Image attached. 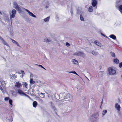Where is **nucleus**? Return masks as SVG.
Instances as JSON below:
<instances>
[{
    "label": "nucleus",
    "mask_w": 122,
    "mask_h": 122,
    "mask_svg": "<svg viewBox=\"0 0 122 122\" xmlns=\"http://www.w3.org/2000/svg\"><path fill=\"white\" fill-rule=\"evenodd\" d=\"M113 62L114 63L116 64H118L119 63V60L117 58H115L113 60Z\"/></svg>",
    "instance_id": "20"
},
{
    "label": "nucleus",
    "mask_w": 122,
    "mask_h": 122,
    "mask_svg": "<svg viewBox=\"0 0 122 122\" xmlns=\"http://www.w3.org/2000/svg\"><path fill=\"white\" fill-rule=\"evenodd\" d=\"M75 55L78 56H82L84 57L85 56V54L82 52H78L75 54Z\"/></svg>",
    "instance_id": "11"
},
{
    "label": "nucleus",
    "mask_w": 122,
    "mask_h": 122,
    "mask_svg": "<svg viewBox=\"0 0 122 122\" xmlns=\"http://www.w3.org/2000/svg\"><path fill=\"white\" fill-rule=\"evenodd\" d=\"M119 9L120 12H121L122 14V5L120 6L119 8Z\"/></svg>",
    "instance_id": "30"
},
{
    "label": "nucleus",
    "mask_w": 122,
    "mask_h": 122,
    "mask_svg": "<svg viewBox=\"0 0 122 122\" xmlns=\"http://www.w3.org/2000/svg\"><path fill=\"white\" fill-rule=\"evenodd\" d=\"M6 85V84H0V89L3 92V88H4V87Z\"/></svg>",
    "instance_id": "18"
},
{
    "label": "nucleus",
    "mask_w": 122,
    "mask_h": 122,
    "mask_svg": "<svg viewBox=\"0 0 122 122\" xmlns=\"http://www.w3.org/2000/svg\"><path fill=\"white\" fill-rule=\"evenodd\" d=\"M97 0H92V5L93 7H95L97 4Z\"/></svg>",
    "instance_id": "12"
},
{
    "label": "nucleus",
    "mask_w": 122,
    "mask_h": 122,
    "mask_svg": "<svg viewBox=\"0 0 122 122\" xmlns=\"http://www.w3.org/2000/svg\"><path fill=\"white\" fill-rule=\"evenodd\" d=\"M51 108L52 109H53L54 110V111L56 112V108L55 107V106L51 107Z\"/></svg>",
    "instance_id": "35"
},
{
    "label": "nucleus",
    "mask_w": 122,
    "mask_h": 122,
    "mask_svg": "<svg viewBox=\"0 0 122 122\" xmlns=\"http://www.w3.org/2000/svg\"><path fill=\"white\" fill-rule=\"evenodd\" d=\"M37 105V103L36 101H34L33 102V106L35 107H36Z\"/></svg>",
    "instance_id": "23"
},
{
    "label": "nucleus",
    "mask_w": 122,
    "mask_h": 122,
    "mask_svg": "<svg viewBox=\"0 0 122 122\" xmlns=\"http://www.w3.org/2000/svg\"><path fill=\"white\" fill-rule=\"evenodd\" d=\"M30 83L33 84L35 83V81H33V79L32 78H30Z\"/></svg>",
    "instance_id": "26"
},
{
    "label": "nucleus",
    "mask_w": 122,
    "mask_h": 122,
    "mask_svg": "<svg viewBox=\"0 0 122 122\" xmlns=\"http://www.w3.org/2000/svg\"><path fill=\"white\" fill-rule=\"evenodd\" d=\"M20 74H22V76H23L25 75V73L23 71L21 70L20 71Z\"/></svg>",
    "instance_id": "31"
},
{
    "label": "nucleus",
    "mask_w": 122,
    "mask_h": 122,
    "mask_svg": "<svg viewBox=\"0 0 122 122\" xmlns=\"http://www.w3.org/2000/svg\"><path fill=\"white\" fill-rule=\"evenodd\" d=\"M0 39L3 43L5 45H6L7 47L8 48L9 47V46L7 44V43L3 39V38L0 36Z\"/></svg>",
    "instance_id": "16"
},
{
    "label": "nucleus",
    "mask_w": 122,
    "mask_h": 122,
    "mask_svg": "<svg viewBox=\"0 0 122 122\" xmlns=\"http://www.w3.org/2000/svg\"><path fill=\"white\" fill-rule=\"evenodd\" d=\"M116 109L118 112L120 110L121 107L120 105L118 103H116L115 105Z\"/></svg>",
    "instance_id": "8"
},
{
    "label": "nucleus",
    "mask_w": 122,
    "mask_h": 122,
    "mask_svg": "<svg viewBox=\"0 0 122 122\" xmlns=\"http://www.w3.org/2000/svg\"><path fill=\"white\" fill-rule=\"evenodd\" d=\"M50 18V17L48 16L47 17L44 19L43 20L45 22L47 23L48 22Z\"/></svg>",
    "instance_id": "14"
},
{
    "label": "nucleus",
    "mask_w": 122,
    "mask_h": 122,
    "mask_svg": "<svg viewBox=\"0 0 122 122\" xmlns=\"http://www.w3.org/2000/svg\"><path fill=\"white\" fill-rule=\"evenodd\" d=\"M12 101L11 99L9 100V103L11 106L12 105Z\"/></svg>",
    "instance_id": "34"
},
{
    "label": "nucleus",
    "mask_w": 122,
    "mask_h": 122,
    "mask_svg": "<svg viewBox=\"0 0 122 122\" xmlns=\"http://www.w3.org/2000/svg\"><path fill=\"white\" fill-rule=\"evenodd\" d=\"M101 35H102L103 36H104V37H106L107 38H109L108 37H107V36H105L104 34H102V33H101Z\"/></svg>",
    "instance_id": "42"
},
{
    "label": "nucleus",
    "mask_w": 122,
    "mask_h": 122,
    "mask_svg": "<svg viewBox=\"0 0 122 122\" xmlns=\"http://www.w3.org/2000/svg\"><path fill=\"white\" fill-rule=\"evenodd\" d=\"M12 42L13 43H14L15 44L16 42L15 41V40H12Z\"/></svg>",
    "instance_id": "43"
},
{
    "label": "nucleus",
    "mask_w": 122,
    "mask_h": 122,
    "mask_svg": "<svg viewBox=\"0 0 122 122\" xmlns=\"http://www.w3.org/2000/svg\"><path fill=\"white\" fill-rule=\"evenodd\" d=\"M122 66V62L120 63L119 65V67L121 68V67Z\"/></svg>",
    "instance_id": "41"
},
{
    "label": "nucleus",
    "mask_w": 122,
    "mask_h": 122,
    "mask_svg": "<svg viewBox=\"0 0 122 122\" xmlns=\"http://www.w3.org/2000/svg\"><path fill=\"white\" fill-rule=\"evenodd\" d=\"M72 61L75 64H78V62L75 59H73L72 60Z\"/></svg>",
    "instance_id": "21"
},
{
    "label": "nucleus",
    "mask_w": 122,
    "mask_h": 122,
    "mask_svg": "<svg viewBox=\"0 0 122 122\" xmlns=\"http://www.w3.org/2000/svg\"><path fill=\"white\" fill-rule=\"evenodd\" d=\"M18 93L21 96H28L26 94L24 93L23 91L20 89L18 90Z\"/></svg>",
    "instance_id": "7"
},
{
    "label": "nucleus",
    "mask_w": 122,
    "mask_h": 122,
    "mask_svg": "<svg viewBox=\"0 0 122 122\" xmlns=\"http://www.w3.org/2000/svg\"><path fill=\"white\" fill-rule=\"evenodd\" d=\"M98 116L99 115L97 114H94L90 117L89 119L91 122H96L97 120Z\"/></svg>",
    "instance_id": "2"
},
{
    "label": "nucleus",
    "mask_w": 122,
    "mask_h": 122,
    "mask_svg": "<svg viewBox=\"0 0 122 122\" xmlns=\"http://www.w3.org/2000/svg\"><path fill=\"white\" fill-rule=\"evenodd\" d=\"M41 94H42V95H44V93H42V92H41Z\"/></svg>",
    "instance_id": "45"
},
{
    "label": "nucleus",
    "mask_w": 122,
    "mask_h": 122,
    "mask_svg": "<svg viewBox=\"0 0 122 122\" xmlns=\"http://www.w3.org/2000/svg\"><path fill=\"white\" fill-rule=\"evenodd\" d=\"M21 83L19 81H17L15 83V84H21Z\"/></svg>",
    "instance_id": "40"
},
{
    "label": "nucleus",
    "mask_w": 122,
    "mask_h": 122,
    "mask_svg": "<svg viewBox=\"0 0 122 122\" xmlns=\"http://www.w3.org/2000/svg\"><path fill=\"white\" fill-rule=\"evenodd\" d=\"M9 99V97H5V101H7Z\"/></svg>",
    "instance_id": "37"
},
{
    "label": "nucleus",
    "mask_w": 122,
    "mask_h": 122,
    "mask_svg": "<svg viewBox=\"0 0 122 122\" xmlns=\"http://www.w3.org/2000/svg\"><path fill=\"white\" fill-rule=\"evenodd\" d=\"M25 10L27 12H28V14L31 16L33 17L34 18L36 17V16L34 15L33 14L32 12H30L29 10L27 9H25Z\"/></svg>",
    "instance_id": "9"
},
{
    "label": "nucleus",
    "mask_w": 122,
    "mask_h": 122,
    "mask_svg": "<svg viewBox=\"0 0 122 122\" xmlns=\"http://www.w3.org/2000/svg\"><path fill=\"white\" fill-rule=\"evenodd\" d=\"M72 96L69 94H66L65 92L61 93L60 94V97L61 100L65 99H67L68 100H70Z\"/></svg>",
    "instance_id": "1"
},
{
    "label": "nucleus",
    "mask_w": 122,
    "mask_h": 122,
    "mask_svg": "<svg viewBox=\"0 0 122 122\" xmlns=\"http://www.w3.org/2000/svg\"><path fill=\"white\" fill-rule=\"evenodd\" d=\"M6 118L8 120L9 122H11L13 120V118L11 116H8Z\"/></svg>",
    "instance_id": "15"
},
{
    "label": "nucleus",
    "mask_w": 122,
    "mask_h": 122,
    "mask_svg": "<svg viewBox=\"0 0 122 122\" xmlns=\"http://www.w3.org/2000/svg\"><path fill=\"white\" fill-rule=\"evenodd\" d=\"M107 110H103V111L102 113L103 115L102 116L103 117L105 115V114L107 113Z\"/></svg>",
    "instance_id": "24"
},
{
    "label": "nucleus",
    "mask_w": 122,
    "mask_h": 122,
    "mask_svg": "<svg viewBox=\"0 0 122 122\" xmlns=\"http://www.w3.org/2000/svg\"><path fill=\"white\" fill-rule=\"evenodd\" d=\"M121 77L122 79V74L121 75Z\"/></svg>",
    "instance_id": "49"
},
{
    "label": "nucleus",
    "mask_w": 122,
    "mask_h": 122,
    "mask_svg": "<svg viewBox=\"0 0 122 122\" xmlns=\"http://www.w3.org/2000/svg\"><path fill=\"white\" fill-rule=\"evenodd\" d=\"M14 7L19 12V13L21 12V8L19 7L17 4L15 2H14L13 4Z\"/></svg>",
    "instance_id": "6"
},
{
    "label": "nucleus",
    "mask_w": 122,
    "mask_h": 122,
    "mask_svg": "<svg viewBox=\"0 0 122 122\" xmlns=\"http://www.w3.org/2000/svg\"><path fill=\"white\" fill-rule=\"evenodd\" d=\"M103 100V99H102V100L101 102V104H102V103Z\"/></svg>",
    "instance_id": "46"
},
{
    "label": "nucleus",
    "mask_w": 122,
    "mask_h": 122,
    "mask_svg": "<svg viewBox=\"0 0 122 122\" xmlns=\"http://www.w3.org/2000/svg\"><path fill=\"white\" fill-rule=\"evenodd\" d=\"M46 8H47V7L46 6Z\"/></svg>",
    "instance_id": "51"
},
{
    "label": "nucleus",
    "mask_w": 122,
    "mask_h": 122,
    "mask_svg": "<svg viewBox=\"0 0 122 122\" xmlns=\"http://www.w3.org/2000/svg\"><path fill=\"white\" fill-rule=\"evenodd\" d=\"M80 18L81 20L82 21H84V19L82 15H80Z\"/></svg>",
    "instance_id": "28"
},
{
    "label": "nucleus",
    "mask_w": 122,
    "mask_h": 122,
    "mask_svg": "<svg viewBox=\"0 0 122 122\" xmlns=\"http://www.w3.org/2000/svg\"><path fill=\"white\" fill-rule=\"evenodd\" d=\"M111 56L113 57H114L115 56V54L113 52H111Z\"/></svg>",
    "instance_id": "32"
},
{
    "label": "nucleus",
    "mask_w": 122,
    "mask_h": 122,
    "mask_svg": "<svg viewBox=\"0 0 122 122\" xmlns=\"http://www.w3.org/2000/svg\"><path fill=\"white\" fill-rule=\"evenodd\" d=\"M51 39L49 38L46 37L44 40V41L46 43H48L51 42Z\"/></svg>",
    "instance_id": "13"
},
{
    "label": "nucleus",
    "mask_w": 122,
    "mask_h": 122,
    "mask_svg": "<svg viewBox=\"0 0 122 122\" xmlns=\"http://www.w3.org/2000/svg\"><path fill=\"white\" fill-rule=\"evenodd\" d=\"M94 43L100 47H102L103 46V45L98 41H95L94 42Z\"/></svg>",
    "instance_id": "10"
},
{
    "label": "nucleus",
    "mask_w": 122,
    "mask_h": 122,
    "mask_svg": "<svg viewBox=\"0 0 122 122\" xmlns=\"http://www.w3.org/2000/svg\"><path fill=\"white\" fill-rule=\"evenodd\" d=\"M15 86L19 88L21 86V84H15Z\"/></svg>",
    "instance_id": "27"
},
{
    "label": "nucleus",
    "mask_w": 122,
    "mask_h": 122,
    "mask_svg": "<svg viewBox=\"0 0 122 122\" xmlns=\"http://www.w3.org/2000/svg\"><path fill=\"white\" fill-rule=\"evenodd\" d=\"M17 45V46H19V44L17 42H16V43H15Z\"/></svg>",
    "instance_id": "44"
},
{
    "label": "nucleus",
    "mask_w": 122,
    "mask_h": 122,
    "mask_svg": "<svg viewBox=\"0 0 122 122\" xmlns=\"http://www.w3.org/2000/svg\"><path fill=\"white\" fill-rule=\"evenodd\" d=\"M43 98H45V95H44L43 96Z\"/></svg>",
    "instance_id": "47"
},
{
    "label": "nucleus",
    "mask_w": 122,
    "mask_h": 122,
    "mask_svg": "<svg viewBox=\"0 0 122 122\" xmlns=\"http://www.w3.org/2000/svg\"><path fill=\"white\" fill-rule=\"evenodd\" d=\"M49 103L51 104V107H52L53 106H54V104L52 102H49Z\"/></svg>",
    "instance_id": "38"
},
{
    "label": "nucleus",
    "mask_w": 122,
    "mask_h": 122,
    "mask_svg": "<svg viewBox=\"0 0 122 122\" xmlns=\"http://www.w3.org/2000/svg\"><path fill=\"white\" fill-rule=\"evenodd\" d=\"M116 71L113 68L110 67L108 68L107 74L109 75H115L116 74Z\"/></svg>",
    "instance_id": "3"
},
{
    "label": "nucleus",
    "mask_w": 122,
    "mask_h": 122,
    "mask_svg": "<svg viewBox=\"0 0 122 122\" xmlns=\"http://www.w3.org/2000/svg\"><path fill=\"white\" fill-rule=\"evenodd\" d=\"M12 95L13 96L15 97L16 96V93L14 91H12L11 92Z\"/></svg>",
    "instance_id": "25"
},
{
    "label": "nucleus",
    "mask_w": 122,
    "mask_h": 122,
    "mask_svg": "<svg viewBox=\"0 0 122 122\" xmlns=\"http://www.w3.org/2000/svg\"><path fill=\"white\" fill-rule=\"evenodd\" d=\"M66 46H69L70 45V44L68 42H66Z\"/></svg>",
    "instance_id": "39"
},
{
    "label": "nucleus",
    "mask_w": 122,
    "mask_h": 122,
    "mask_svg": "<svg viewBox=\"0 0 122 122\" xmlns=\"http://www.w3.org/2000/svg\"><path fill=\"white\" fill-rule=\"evenodd\" d=\"M35 83H40L41 82L39 80H36V81H35Z\"/></svg>",
    "instance_id": "33"
},
{
    "label": "nucleus",
    "mask_w": 122,
    "mask_h": 122,
    "mask_svg": "<svg viewBox=\"0 0 122 122\" xmlns=\"http://www.w3.org/2000/svg\"><path fill=\"white\" fill-rule=\"evenodd\" d=\"M36 65L38 66L39 67H41L42 68L44 69L45 70H46L41 65H37L36 64Z\"/></svg>",
    "instance_id": "36"
},
{
    "label": "nucleus",
    "mask_w": 122,
    "mask_h": 122,
    "mask_svg": "<svg viewBox=\"0 0 122 122\" xmlns=\"http://www.w3.org/2000/svg\"><path fill=\"white\" fill-rule=\"evenodd\" d=\"M93 10V7L92 6L88 8V11L90 12H92Z\"/></svg>",
    "instance_id": "22"
},
{
    "label": "nucleus",
    "mask_w": 122,
    "mask_h": 122,
    "mask_svg": "<svg viewBox=\"0 0 122 122\" xmlns=\"http://www.w3.org/2000/svg\"><path fill=\"white\" fill-rule=\"evenodd\" d=\"M87 78V79H88V81H89V79H88Z\"/></svg>",
    "instance_id": "50"
},
{
    "label": "nucleus",
    "mask_w": 122,
    "mask_h": 122,
    "mask_svg": "<svg viewBox=\"0 0 122 122\" xmlns=\"http://www.w3.org/2000/svg\"><path fill=\"white\" fill-rule=\"evenodd\" d=\"M67 72L70 73H73L75 74L78 76L79 75H78V74L75 71H71L70 72Z\"/></svg>",
    "instance_id": "29"
},
{
    "label": "nucleus",
    "mask_w": 122,
    "mask_h": 122,
    "mask_svg": "<svg viewBox=\"0 0 122 122\" xmlns=\"http://www.w3.org/2000/svg\"><path fill=\"white\" fill-rule=\"evenodd\" d=\"M109 37L114 40H116V36L114 35H111Z\"/></svg>",
    "instance_id": "17"
},
{
    "label": "nucleus",
    "mask_w": 122,
    "mask_h": 122,
    "mask_svg": "<svg viewBox=\"0 0 122 122\" xmlns=\"http://www.w3.org/2000/svg\"><path fill=\"white\" fill-rule=\"evenodd\" d=\"M0 14L1 15H3L4 19L5 22L7 23H9L10 22L9 19L8 17V15L6 11H3L2 13L0 11Z\"/></svg>",
    "instance_id": "4"
},
{
    "label": "nucleus",
    "mask_w": 122,
    "mask_h": 122,
    "mask_svg": "<svg viewBox=\"0 0 122 122\" xmlns=\"http://www.w3.org/2000/svg\"><path fill=\"white\" fill-rule=\"evenodd\" d=\"M92 53L93 55L95 56H97L98 54V52L94 51H92Z\"/></svg>",
    "instance_id": "19"
},
{
    "label": "nucleus",
    "mask_w": 122,
    "mask_h": 122,
    "mask_svg": "<svg viewBox=\"0 0 122 122\" xmlns=\"http://www.w3.org/2000/svg\"><path fill=\"white\" fill-rule=\"evenodd\" d=\"M16 12V11L15 10H13L11 13H10V18L11 20L12 18H14L15 16Z\"/></svg>",
    "instance_id": "5"
},
{
    "label": "nucleus",
    "mask_w": 122,
    "mask_h": 122,
    "mask_svg": "<svg viewBox=\"0 0 122 122\" xmlns=\"http://www.w3.org/2000/svg\"><path fill=\"white\" fill-rule=\"evenodd\" d=\"M27 85L28 84H25V86H27Z\"/></svg>",
    "instance_id": "48"
}]
</instances>
